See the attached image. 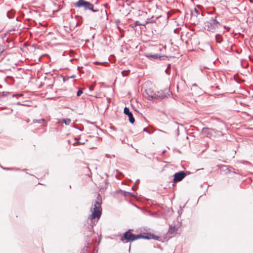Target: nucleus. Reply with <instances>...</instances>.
<instances>
[{
	"label": "nucleus",
	"mask_w": 253,
	"mask_h": 253,
	"mask_svg": "<svg viewBox=\"0 0 253 253\" xmlns=\"http://www.w3.org/2000/svg\"><path fill=\"white\" fill-rule=\"evenodd\" d=\"M216 17L207 18L205 22L204 28L207 31L214 32L221 27V24L216 20Z\"/></svg>",
	"instance_id": "obj_1"
},
{
	"label": "nucleus",
	"mask_w": 253,
	"mask_h": 253,
	"mask_svg": "<svg viewBox=\"0 0 253 253\" xmlns=\"http://www.w3.org/2000/svg\"><path fill=\"white\" fill-rule=\"evenodd\" d=\"M91 214L89 215L88 219L91 220V228H93L94 225L95 224V222H97L100 218L102 214V207H94L91 209Z\"/></svg>",
	"instance_id": "obj_2"
},
{
	"label": "nucleus",
	"mask_w": 253,
	"mask_h": 253,
	"mask_svg": "<svg viewBox=\"0 0 253 253\" xmlns=\"http://www.w3.org/2000/svg\"><path fill=\"white\" fill-rule=\"evenodd\" d=\"M75 8H83L84 10H91L93 12L98 11V9H94V5L92 3L85 0H79L73 3Z\"/></svg>",
	"instance_id": "obj_3"
},
{
	"label": "nucleus",
	"mask_w": 253,
	"mask_h": 253,
	"mask_svg": "<svg viewBox=\"0 0 253 253\" xmlns=\"http://www.w3.org/2000/svg\"><path fill=\"white\" fill-rule=\"evenodd\" d=\"M203 19V15L201 13V10L199 8H195L191 12V20L194 25L198 24L201 20Z\"/></svg>",
	"instance_id": "obj_4"
},
{
	"label": "nucleus",
	"mask_w": 253,
	"mask_h": 253,
	"mask_svg": "<svg viewBox=\"0 0 253 253\" xmlns=\"http://www.w3.org/2000/svg\"><path fill=\"white\" fill-rule=\"evenodd\" d=\"M130 230L126 231L124 234L123 237L121 238V241H124V240H126V242H132L137 239H140V235H135L130 232Z\"/></svg>",
	"instance_id": "obj_5"
},
{
	"label": "nucleus",
	"mask_w": 253,
	"mask_h": 253,
	"mask_svg": "<svg viewBox=\"0 0 253 253\" xmlns=\"http://www.w3.org/2000/svg\"><path fill=\"white\" fill-rule=\"evenodd\" d=\"M171 94L169 88H166L164 90L158 91L155 95L161 99L166 98Z\"/></svg>",
	"instance_id": "obj_6"
},
{
	"label": "nucleus",
	"mask_w": 253,
	"mask_h": 253,
	"mask_svg": "<svg viewBox=\"0 0 253 253\" xmlns=\"http://www.w3.org/2000/svg\"><path fill=\"white\" fill-rule=\"evenodd\" d=\"M186 175V173L184 171H181L175 173L173 176V181L174 182H179L181 181Z\"/></svg>",
	"instance_id": "obj_7"
},
{
	"label": "nucleus",
	"mask_w": 253,
	"mask_h": 253,
	"mask_svg": "<svg viewBox=\"0 0 253 253\" xmlns=\"http://www.w3.org/2000/svg\"><path fill=\"white\" fill-rule=\"evenodd\" d=\"M102 197L100 194L95 193L93 196L92 204L93 206H101L102 204Z\"/></svg>",
	"instance_id": "obj_8"
},
{
	"label": "nucleus",
	"mask_w": 253,
	"mask_h": 253,
	"mask_svg": "<svg viewBox=\"0 0 253 253\" xmlns=\"http://www.w3.org/2000/svg\"><path fill=\"white\" fill-rule=\"evenodd\" d=\"M124 113L125 114L128 116L130 123L131 124H133L135 122V119L133 116L132 113L130 112L129 108L126 107L124 108Z\"/></svg>",
	"instance_id": "obj_9"
},
{
	"label": "nucleus",
	"mask_w": 253,
	"mask_h": 253,
	"mask_svg": "<svg viewBox=\"0 0 253 253\" xmlns=\"http://www.w3.org/2000/svg\"><path fill=\"white\" fill-rule=\"evenodd\" d=\"M138 209H139L144 214L149 215L151 216H154V213H153L150 210L146 209V207H136Z\"/></svg>",
	"instance_id": "obj_10"
},
{
	"label": "nucleus",
	"mask_w": 253,
	"mask_h": 253,
	"mask_svg": "<svg viewBox=\"0 0 253 253\" xmlns=\"http://www.w3.org/2000/svg\"><path fill=\"white\" fill-rule=\"evenodd\" d=\"M118 194L124 196V197H133V195L130 192L120 190L117 192Z\"/></svg>",
	"instance_id": "obj_11"
},
{
	"label": "nucleus",
	"mask_w": 253,
	"mask_h": 253,
	"mask_svg": "<svg viewBox=\"0 0 253 253\" xmlns=\"http://www.w3.org/2000/svg\"><path fill=\"white\" fill-rule=\"evenodd\" d=\"M138 235H140V239L143 238L145 239H151V233L147 234L145 235H143L141 234H138Z\"/></svg>",
	"instance_id": "obj_12"
},
{
	"label": "nucleus",
	"mask_w": 253,
	"mask_h": 253,
	"mask_svg": "<svg viewBox=\"0 0 253 253\" xmlns=\"http://www.w3.org/2000/svg\"><path fill=\"white\" fill-rule=\"evenodd\" d=\"M216 42L218 43H221L222 41V38L220 34H217L215 36Z\"/></svg>",
	"instance_id": "obj_13"
},
{
	"label": "nucleus",
	"mask_w": 253,
	"mask_h": 253,
	"mask_svg": "<svg viewBox=\"0 0 253 253\" xmlns=\"http://www.w3.org/2000/svg\"><path fill=\"white\" fill-rule=\"evenodd\" d=\"M44 122H45V120L44 119H40V120H33V123H38L39 124H43L42 126H44Z\"/></svg>",
	"instance_id": "obj_14"
},
{
	"label": "nucleus",
	"mask_w": 253,
	"mask_h": 253,
	"mask_svg": "<svg viewBox=\"0 0 253 253\" xmlns=\"http://www.w3.org/2000/svg\"><path fill=\"white\" fill-rule=\"evenodd\" d=\"M63 122L66 125H69L71 122V120L70 119H64L62 120Z\"/></svg>",
	"instance_id": "obj_15"
},
{
	"label": "nucleus",
	"mask_w": 253,
	"mask_h": 253,
	"mask_svg": "<svg viewBox=\"0 0 253 253\" xmlns=\"http://www.w3.org/2000/svg\"><path fill=\"white\" fill-rule=\"evenodd\" d=\"M175 227H172V226H170L169 229V232L170 234H172L174 233L175 231Z\"/></svg>",
	"instance_id": "obj_16"
},
{
	"label": "nucleus",
	"mask_w": 253,
	"mask_h": 253,
	"mask_svg": "<svg viewBox=\"0 0 253 253\" xmlns=\"http://www.w3.org/2000/svg\"><path fill=\"white\" fill-rule=\"evenodd\" d=\"M151 239H154L155 240H158V241L161 240V238L160 237L154 235V234H151Z\"/></svg>",
	"instance_id": "obj_17"
},
{
	"label": "nucleus",
	"mask_w": 253,
	"mask_h": 253,
	"mask_svg": "<svg viewBox=\"0 0 253 253\" xmlns=\"http://www.w3.org/2000/svg\"><path fill=\"white\" fill-rule=\"evenodd\" d=\"M167 210H168V213L166 215H170L173 212V210H172L171 207L168 208Z\"/></svg>",
	"instance_id": "obj_18"
},
{
	"label": "nucleus",
	"mask_w": 253,
	"mask_h": 253,
	"mask_svg": "<svg viewBox=\"0 0 253 253\" xmlns=\"http://www.w3.org/2000/svg\"><path fill=\"white\" fill-rule=\"evenodd\" d=\"M130 72L129 70H124L122 72V75L123 76H126Z\"/></svg>",
	"instance_id": "obj_19"
},
{
	"label": "nucleus",
	"mask_w": 253,
	"mask_h": 253,
	"mask_svg": "<svg viewBox=\"0 0 253 253\" xmlns=\"http://www.w3.org/2000/svg\"><path fill=\"white\" fill-rule=\"evenodd\" d=\"M149 56L152 57V58H153L154 59H157L159 57V55L157 54H153V55L150 54Z\"/></svg>",
	"instance_id": "obj_20"
},
{
	"label": "nucleus",
	"mask_w": 253,
	"mask_h": 253,
	"mask_svg": "<svg viewBox=\"0 0 253 253\" xmlns=\"http://www.w3.org/2000/svg\"><path fill=\"white\" fill-rule=\"evenodd\" d=\"M148 23V21H146L144 23H142V24H139V22L138 21H136L135 22V24H136V25H143V26H145Z\"/></svg>",
	"instance_id": "obj_21"
},
{
	"label": "nucleus",
	"mask_w": 253,
	"mask_h": 253,
	"mask_svg": "<svg viewBox=\"0 0 253 253\" xmlns=\"http://www.w3.org/2000/svg\"><path fill=\"white\" fill-rule=\"evenodd\" d=\"M83 93V91L81 90V89H79L77 93V95L78 96H80Z\"/></svg>",
	"instance_id": "obj_22"
},
{
	"label": "nucleus",
	"mask_w": 253,
	"mask_h": 253,
	"mask_svg": "<svg viewBox=\"0 0 253 253\" xmlns=\"http://www.w3.org/2000/svg\"><path fill=\"white\" fill-rule=\"evenodd\" d=\"M84 171L85 172H89L90 171L89 169H88V168H85Z\"/></svg>",
	"instance_id": "obj_23"
},
{
	"label": "nucleus",
	"mask_w": 253,
	"mask_h": 253,
	"mask_svg": "<svg viewBox=\"0 0 253 253\" xmlns=\"http://www.w3.org/2000/svg\"><path fill=\"white\" fill-rule=\"evenodd\" d=\"M3 51V48L1 45L0 44V53H2Z\"/></svg>",
	"instance_id": "obj_24"
},
{
	"label": "nucleus",
	"mask_w": 253,
	"mask_h": 253,
	"mask_svg": "<svg viewBox=\"0 0 253 253\" xmlns=\"http://www.w3.org/2000/svg\"><path fill=\"white\" fill-rule=\"evenodd\" d=\"M5 94H4V92H2V93H0V97H2V96H5Z\"/></svg>",
	"instance_id": "obj_25"
},
{
	"label": "nucleus",
	"mask_w": 253,
	"mask_h": 253,
	"mask_svg": "<svg viewBox=\"0 0 253 253\" xmlns=\"http://www.w3.org/2000/svg\"><path fill=\"white\" fill-rule=\"evenodd\" d=\"M181 211H182L181 209L180 210H178V213L179 214H180L181 213H182Z\"/></svg>",
	"instance_id": "obj_26"
},
{
	"label": "nucleus",
	"mask_w": 253,
	"mask_h": 253,
	"mask_svg": "<svg viewBox=\"0 0 253 253\" xmlns=\"http://www.w3.org/2000/svg\"><path fill=\"white\" fill-rule=\"evenodd\" d=\"M143 131H146V132H148V131H147V128H144L143 129Z\"/></svg>",
	"instance_id": "obj_27"
},
{
	"label": "nucleus",
	"mask_w": 253,
	"mask_h": 253,
	"mask_svg": "<svg viewBox=\"0 0 253 253\" xmlns=\"http://www.w3.org/2000/svg\"><path fill=\"white\" fill-rule=\"evenodd\" d=\"M86 176H87L88 178H90V175H89V174H87L86 175Z\"/></svg>",
	"instance_id": "obj_28"
},
{
	"label": "nucleus",
	"mask_w": 253,
	"mask_h": 253,
	"mask_svg": "<svg viewBox=\"0 0 253 253\" xmlns=\"http://www.w3.org/2000/svg\"><path fill=\"white\" fill-rule=\"evenodd\" d=\"M92 88H93V86H92V87H89V89H90V90H92Z\"/></svg>",
	"instance_id": "obj_29"
},
{
	"label": "nucleus",
	"mask_w": 253,
	"mask_h": 253,
	"mask_svg": "<svg viewBox=\"0 0 253 253\" xmlns=\"http://www.w3.org/2000/svg\"><path fill=\"white\" fill-rule=\"evenodd\" d=\"M78 23H77L76 24V25H75V26H76V27H77V26H78Z\"/></svg>",
	"instance_id": "obj_30"
},
{
	"label": "nucleus",
	"mask_w": 253,
	"mask_h": 253,
	"mask_svg": "<svg viewBox=\"0 0 253 253\" xmlns=\"http://www.w3.org/2000/svg\"><path fill=\"white\" fill-rule=\"evenodd\" d=\"M118 29H119V30L121 31V28H120V27H118Z\"/></svg>",
	"instance_id": "obj_31"
},
{
	"label": "nucleus",
	"mask_w": 253,
	"mask_h": 253,
	"mask_svg": "<svg viewBox=\"0 0 253 253\" xmlns=\"http://www.w3.org/2000/svg\"><path fill=\"white\" fill-rule=\"evenodd\" d=\"M95 63V64H98V62H95V63Z\"/></svg>",
	"instance_id": "obj_32"
},
{
	"label": "nucleus",
	"mask_w": 253,
	"mask_h": 253,
	"mask_svg": "<svg viewBox=\"0 0 253 253\" xmlns=\"http://www.w3.org/2000/svg\"><path fill=\"white\" fill-rule=\"evenodd\" d=\"M77 143H74V144H73V145H75L76 144H77Z\"/></svg>",
	"instance_id": "obj_33"
}]
</instances>
